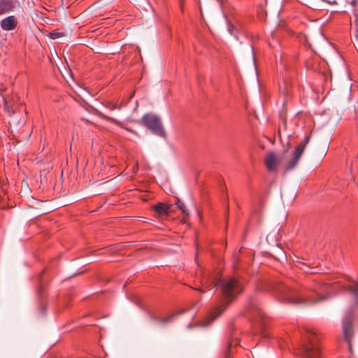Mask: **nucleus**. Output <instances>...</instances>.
<instances>
[{
    "instance_id": "nucleus-12",
    "label": "nucleus",
    "mask_w": 358,
    "mask_h": 358,
    "mask_svg": "<svg viewBox=\"0 0 358 358\" xmlns=\"http://www.w3.org/2000/svg\"><path fill=\"white\" fill-rule=\"evenodd\" d=\"M152 208L157 213H158L160 215H163L168 214L169 206L164 204L163 203H158L156 205L153 206Z\"/></svg>"
},
{
    "instance_id": "nucleus-5",
    "label": "nucleus",
    "mask_w": 358,
    "mask_h": 358,
    "mask_svg": "<svg viewBox=\"0 0 358 358\" xmlns=\"http://www.w3.org/2000/svg\"><path fill=\"white\" fill-rule=\"evenodd\" d=\"M354 319V312L352 310H349L345 313L342 321L343 338L348 343L350 348H351V339L354 334L352 326Z\"/></svg>"
},
{
    "instance_id": "nucleus-14",
    "label": "nucleus",
    "mask_w": 358,
    "mask_h": 358,
    "mask_svg": "<svg viewBox=\"0 0 358 358\" xmlns=\"http://www.w3.org/2000/svg\"><path fill=\"white\" fill-rule=\"evenodd\" d=\"M177 315V314H173V315H171L166 317H164V318H161V317H152V319L162 324V325H165L171 322H172L173 320V319L175 318V317Z\"/></svg>"
},
{
    "instance_id": "nucleus-18",
    "label": "nucleus",
    "mask_w": 358,
    "mask_h": 358,
    "mask_svg": "<svg viewBox=\"0 0 358 358\" xmlns=\"http://www.w3.org/2000/svg\"><path fill=\"white\" fill-rule=\"evenodd\" d=\"M233 345V343L232 341H230L229 343H228V346H227V349L226 350V352H224V358H232V353L231 352V348Z\"/></svg>"
},
{
    "instance_id": "nucleus-9",
    "label": "nucleus",
    "mask_w": 358,
    "mask_h": 358,
    "mask_svg": "<svg viewBox=\"0 0 358 358\" xmlns=\"http://www.w3.org/2000/svg\"><path fill=\"white\" fill-rule=\"evenodd\" d=\"M278 162V157L273 152L268 153L264 158L265 166L269 171H274L276 170Z\"/></svg>"
},
{
    "instance_id": "nucleus-20",
    "label": "nucleus",
    "mask_w": 358,
    "mask_h": 358,
    "mask_svg": "<svg viewBox=\"0 0 358 358\" xmlns=\"http://www.w3.org/2000/svg\"><path fill=\"white\" fill-rule=\"evenodd\" d=\"M49 36L52 39H57V38L62 36L63 34H62V33L59 32L57 31H52L50 32Z\"/></svg>"
},
{
    "instance_id": "nucleus-15",
    "label": "nucleus",
    "mask_w": 358,
    "mask_h": 358,
    "mask_svg": "<svg viewBox=\"0 0 358 358\" xmlns=\"http://www.w3.org/2000/svg\"><path fill=\"white\" fill-rule=\"evenodd\" d=\"M207 284H208L207 281H206L205 283H204V279H203V281H202L203 288H200V287L199 288H195V289L199 290L201 293H205L207 289L210 290V289H212L213 282H211L210 285H208Z\"/></svg>"
},
{
    "instance_id": "nucleus-3",
    "label": "nucleus",
    "mask_w": 358,
    "mask_h": 358,
    "mask_svg": "<svg viewBox=\"0 0 358 358\" xmlns=\"http://www.w3.org/2000/svg\"><path fill=\"white\" fill-rule=\"evenodd\" d=\"M306 340L303 347L304 358H323L318 345V336L315 332L308 333Z\"/></svg>"
},
{
    "instance_id": "nucleus-7",
    "label": "nucleus",
    "mask_w": 358,
    "mask_h": 358,
    "mask_svg": "<svg viewBox=\"0 0 358 358\" xmlns=\"http://www.w3.org/2000/svg\"><path fill=\"white\" fill-rule=\"evenodd\" d=\"M342 287L344 292L351 298V303L353 305H358V282L348 279L347 285Z\"/></svg>"
},
{
    "instance_id": "nucleus-4",
    "label": "nucleus",
    "mask_w": 358,
    "mask_h": 358,
    "mask_svg": "<svg viewBox=\"0 0 358 358\" xmlns=\"http://www.w3.org/2000/svg\"><path fill=\"white\" fill-rule=\"evenodd\" d=\"M143 124L152 132L159 136L164 137L166 133L158 117L152 114H146L142 118Z\"/></svg>"
},
{
    "instance_id": "nucleus-16",
    "label": "nucleus",
    "mask_w": 358,
    "mask_h": 358,
    "mask_svg": "<svg viewBox=\"0 0 358 358\" xmlns=\"http://www.w3.org/2000/svg\"><path fill=\"white\" fill-rule=\"evenodd\" d=\"M99 116L101 118H102V119H103L105 120L109 121L110 122H113L114 124H118V125L120 124V122L118 120H115V119H114V118H113L111 117L107 116V115H104V114H103L101 113H99Z\"/></svg>"
},
{
    "instance_id": "nucleus-21",
    "label": "nucleus",
    "mask_w": 358,
    "mask_h": 358,
    "mask_svg": "<svg viewBox=\"0 0 358 358\" xmlns=\"http://www.w3.org/2000/svg\"><path fill=\"white\" fill-rule=\"evenodd\" d=\"M106 107L108 108L111 110H114L116 108H120L119 107H117V106L115 104H113V103H110V102L107 103Z\"/></svg>"
},
{
    "instance_id": "nucleus-13",
    "label": "nucleus",
    "mask_w": 358,
    "mask_h": 358,
    "mask_svg": "<svg viewBox=\"0 0 358 358\" xmlns=\"http://www.w3.org/2000/svg\"><path fill=\"white\" fill-rule=\"evenodd\" d=\"M250 304L249 307V311L251 313L252 317L255 318L257 315L260 317H263L264 313L262 312V310L259 307H257V306L252 301H250Z\"/></svg>"
},
{
    "instance_id": "nucleus-8",
    "label": "nucleus",
    "mask_w": 358,
    "mask_h": 358,
    "mask_svg": "<svg viewBox=\"0 0 358 358\" xmlns=\"http://www.w3.org/2000/svg\"><path fill=\"white\" fill-rule=\"evenodd\" d=\"M1 27L5 31H11L16 28L17 20L14 15L5 17L0 22Z\"/></svg>"
},
{
    "instance_id": "nucleus-10",
    "label": "nucleus",
    "mask_w": 358,
    "mask_h": 358,
    "mask_svg": "<svg viewBox=\"0 0 358 358\" xmlns=\"http://www.w3.org/2000/svg\"><path fill=\"white\" fill-rule=\"evenodd\" d=\"M0 92L4 103V110L8 113V115L12 116L15 112L10 104L9 97L3 93L4 92V87L3 85L0 86Z\"/></svg>"
},
{
    "instance_id": "nucleus-22",
    "label": "nucleus",
    "mask_w": 358,
    "mask_h": 358,
    "mask_svg": "<svg viewBox=\"0 0 358 358\" xmlns=\"http://www.w3.org/2000/svg\"><path fill=\"white\" fill-rule=\"evenodd\" d=\"M334 287H341V285H340L339 282H336L334 284Z\"/></svg>"
},
{
    "instance_id": "nucleus-19",
    "label": "nucleus",
    "mask_w": 358,
    "mask_h": 358,
    "mask_svg": "<svg viewBox=\"0 0 358 358\" xmlns=\"http://www.w3.org/2000/svg\"><path fill=\"white\" fill-rule=\"evenodd\" d=\"M355 26H356V28H355V29L354 31V35H355V38L358 41V10H357L355 11Z\"/></svg>"
},
{
    "instance_id": "nucleus-6",
    "label": "nucleus",
    "mask_w": 358,
    "mask_h": 358,
    "mask_svg": "<svg viewBox=\"0 0 358 358\" xmlns=\"http://www.w3.org/2000/svg\"><path fill=\"white\" fill-rule=\"evenodd\" d=\"M310 138V135H306L303 141H301L294 149L292 155V158L287 164V170H291L294 169L297 163L299 162L302 154L303 153L304 149L307 144L309 143Z\"/></svg>"
},
{
    "instance_id": "nucleus-2",
    "label": "nucleus",
    "mask_w": 358,
    "mask_h": 358,
    "mask_svg": "<svg viewBox=\"0 0 358 358\" xmlns=\"http://www.w3.org/2000/svg\"><path fill=\"white\" fill-rule=\"evenodd\" d=\"M217 285L221 287L222 299L220 303L213 309L210 315L201 322V326L202 327L208 326L213 322L243 290L242 282L234 277L220 279L217 281Z\"/></svg>"
},
{
    "instance_id": "nucleus-11",
    "label": "nucleus",
    "mask_w": 358,
    "mask_h": 358,
    "mask_svg": "<svg viewBox=\"0 0 358 358\" xmlns=\"http://www.w3.org/2000/svg\"><path fill=\"white\" fill-rule=\"evenodd\" d=\"M15 8V0H0V15L8 13Z\"/></svg>"
},
{
    "instance_id": "nucleus-1",
    "label": "nucleus",
    "mask_w": 358,
    "mask_h": 358,
    "mask_svg": "<svg viewBox=\"0 0 358 358\" xmlns=\"http://www.w3.org/2000/svg\"><path fill=\"white\" fill-rule=\"evenodd\" d=\"M329 289L330 285H317L313 289V293L309 294L308 291L299 292L284 284H280L276 287L275 292L279 300L283 302L294 305H310L325 299L326 297L321 296V294Z\"/></svg>"
},
{
    "instance_id": "nucleus-17",
    "label": "nucleus",
    "mask_w": 358,
    "mask_h": 358,
    "mask_svg": "<svg viewBox=\"0 0 358 358\" xmlns=\"http://www.w3.org/2000/svg\"><path fill=\"white\" fill-rule=\"evenodd\" d=\"M177 206L182 210V213L185 215L187 216L189 215L188 210L186 208L185 205V203L182 201H178Z\"/></svg>"
}]
</instances>
